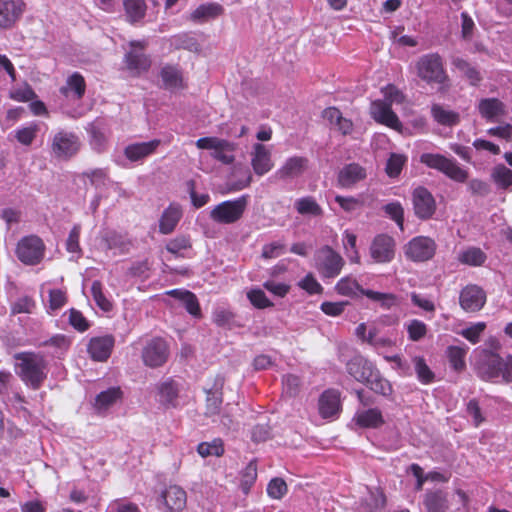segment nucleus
<instances>
[{
  "label": "nucleus",
  "instance_id": "obj_1",
  "mask_svg": "<svg viewBox=\"0 0 512 512\" xmlns=\"http://www.w3.org/2000/svg\"><path fill=\"white\" fill-rule=\"evenodd\" d=\"M16 372L26 385L38 389L47 376V363L43 356L23 352L15 355Z\"/></svg>",
  "mask_w": 512,
  "mask_h": 512
},
{
  "label": "nucleus",
  "instance_id": "obj_2",
  "mask_svg": "<svg viewBox=\"0 0 512 512\" xmlns=\"http://www.w3.org/2000/svg\"><path fill=\"white\" fill-rule=\"evenodd\" d=\"M477 374L486 381L497 382L499 377L505 383L512 382V356L501 358L497 354L484 352L481 360L477 363Z\"/></svg>",
  "mask_w": 512,
  "mask_h": 512
},
{
  "label": "nucleus",
  "instance_id": "obj_3",
  "mask_svg": "<svg viewBox=\"0 0 512 512\" xmlns=\"http://www.w3.org/2000/svg\"><path fill=\"white\" fill-rule=\"evenodd\" d=\"M420 160L429 168L442 172L453 181L463 183L468 179V172L454 158H448L441 154L424 153Z\"/></svg>",
  "mask_w": 512,
  "mask_h": 512
},
{
  "label": "nucleus",
  "instance_id": "obj_4",
  "mask_svg": "<svg viewBox=\"0 0 512 512\" xmlns=\"http://www.w3.org/2000/svg\"><path fill=\"white\" fill-rule=\"evenodd\" d=\"M249 196L242 195L234 200L223 201L210 211V218L220 224H232L243 216Z\"/></svg>",
  "mask_w": 512,
  "mask_h": 512
},
{
  "label": "nucleus",
  "instance_id": "obj_5",
  "mask_svg": "<svg viewBox=\"0 0 512 512\" xmlns=\"http://www.w3.org/2000/svg\"><path fill=\"white\" fill-rule=\"evenodd\" d=\"M198 149L210 150L211 157L224 165H231L235 161L237 144L218 137H202L196 141Z\"/></svg>",
  "mask_w": 512,
  "mask_h": 512
},
{
  "label": "nucleus",
  "instance_id": "obj_6",
  "mask_svg": "<svg viewBox=\"0 0 512 512\" xmlns=\"http://www.w3.org/2000/svg\"><path fill=\"white\" fill-rule=\"evenodd\" d=\"M417 75L428 84H444L447 75L441 57L436 53L426 54L416 63Z\"/></svg>",
  "mask_w": 512,
  "mask_h": 512
},
{
  "label": "nucleus",
  "instance_id": "obj_7",
  "mask_svg": "<svg viewBox=\"0 0 512 512\" xmlns=\"http://www.w3.org/2000/svg\"><path fill=\"white\" fill-rule=\"evenodd\" d=\"M315 268L322 278L337 277L343 266L342 256L329 246L318 249L314 255Z\"/></svg>",
  "mask_w": 512,
  "mask_h": 512
},
{
  "label": "nucleus",
  "instance_id": "obj_8",
  "mask_svg": "<svg viewBox=\"0 0 512 512\" xmlns=\"http://www.w3.org/2000/svg\"><path fill=\"white\" fill-rule=\"evenodd\" d=\"M44 253L45 245L36 235L23 237L17 244V257L26 265L38 264L43 259Z\"/></svg>",
  "mask_w": 512,
  "mask_h": 512
},
{
  "label": "nucleus",
  "instance_id": "obj_9",
  "mask_svg": "<svg viewBox=\"0 0 512 512\" xmlns=\"http://www.w3.org/2000/svg\"><path fill=\"white\" fill-rule=\"evenodd\" d=\"M80 146V139L75 133L61 130L52 138L51 151L56 158L68 159L79 151Z\"/></svg>",
  "mask_w": 512,
  "mask_h": 512
},
{
  "label": "nucleus",
  "instance_id": "obj_10",
  "mask_svg": "<svg viewBox=\"0 0 512 512\" xmlns=\"http://www.w3.org/2000/svg\"><path fill=\"white\" fill-rule=\"evenodd\" d=\"M437 245L435 241L426 236H417L405 246V255L414 262H425L433 258Z\"/></svg>",
  "mask_w": 512,
  "mask_h": 512
},
{
  "label": "nucleus",
  "instance_id": "obj_11",
  "mask_svg": "<svg viewBox=\"0 0 512 512\" xmlns=\"http://www.w3.org/2000/svg\"><path fill=\"white\" fill-rule=\"evenodd\" d=\"M167 343L159 337L148 340L142 350L145 365L155 368L162 366L168 359Z\"/></svg>",
  "mask_w": 512,
  "mask_h": 512
},
{
  "label": "nucleus",
  "instance_id": "obj_12",
  "mask_svg": "<svg viewBox=\"0 0 512 512\" xmlns=\"http://www.w3.org/2000/svg\"><path fill=\"white\" fill-rule=\"evenodd\" d=\"M412 203L415 215L421 220L430 219L436 211V201L425 187L418 186L413 190Z\"/></svg>",
  "mask_w": 512,
  "mask_h": 512
},
{
  "label": "nucleus",
  "instance_id": "obj_13",
  "mask_svg": "<svg viewBox=\"0 0 512 512\" xmlns=\"http://www.w3.org/2000/svg\"><path fill=\"white\" fill-rule=\"evenodd\" d=\"M369 250L375 263H389L395 257V241L387 234H379L374 237Z\"/></svg>",
  "mask_w": 512,
  "mask_h": 512
},
{
  "label": "nucleus",
  "instance_id": "obj_14",
  "mask_svg": "<svg viewBox=\"0 0 512 512\" xmlns=\"http://www.w3.org/2000/svg\"><path fill=\"white\" fill-rule=\"evenodd\" d=\"M130 46L131 50L125 56L126 67L133 74L139 75L147 71L151 65L149 57L143 53L146 42L132 41Z\"/></svg>",
  "mask_w": 512,
  "mask_h": 512
},
{
  "label": "nucleus",
  "instance_id": "obj_15",
  "mask_svg": "<svg viewBox=\"0 0 512 512\" xmlns=\"http://www.w3.org/2000/svg\"><path fill=\"white\" fill-rule=\"evenodd\" d=\"M459 303L464 311L477 312L486 303V293L475 284L467 285L460 292Z\"/></svg>",
  "mask_w": 512,
  "mask_h": 512
},
{
  "label": "nucleus",
  "instance_id": "obj_16",
  "mask_svg": "<svg viewBox=\"0 0 512 512\" xmlns=\"http://www.w3.org/2000/svg\"><path fill=\"white\" fill-rule=\"evenodd\" d=\"M250 155L251 166L256 175L263 176L273 168L271 150L267 146L261 143L254 144Z\"/></svg>",
  "mask_w": 512,
  "mask_h": 512
},
{
  "label": "nucleus",
  "instance_id": "obj_17",
  "mask_svg": "<svg viewBox=\"0 0 512 512\" xmlns=\"http://www.w3.org/2000/svg\"><path fill=\"white\" fill-rule=\"evenodd\" d=\"M24 7L23 0H0V27H12L23 14Z\"/></svg>",
  "mask_w": 512,
  "mask_h": 512
},
{
  "label": "nucleus",
  "instance_id": "obj_18",
  "mask_svg": "<svg viewBox=\"0 0 512 512\" xmlns=\"http://www.w3.org/2000/svg\"><path fill=\"white\" fill-rule=\"evenodd\" d=\"M160 144L161 141L158 139L131 143L125 147L124 155L131 162H142L145 158L153 155Z\"/></svg>",
  "mask_w": 512,
  "mask_h": 512
},
{
  "label": "nucleus",
  "instance_id": "obj_19",
  "mask_svg": "<svg viewBox=\"0 0 512 512\" xmlns=\"http://www.w3.org/2000/svg\"><path fill=\"white\" fill-rule=\"evenodd\" d=\"M160 499L170 512L182 511L187 503V495L183 488L178 485H170L163 490Z\"/></svg>",
  "mask_w": 512,
  "mask_h": 512
},
{
  "label": "nucleus",
  "instance_id": "obj_20",
  "mask_svg": "<svg viewBox=\"0 0 512 512\" xmlns=\"http://www.w3.org/2000/svg\"><path fill=\"white\" fill-rule=\"evenodd\" d=\"M370 113L372 118L378 123L391 128H398L401 124L397 115L392 111L391 105L382 100H375L371 103Z\"/></svg>",
  "mask_w": 512,
  "mask_h": 512
},
{
  "label": "nucleus",
  "instance_id": "obj_21",
  "mask_svg": "<svg viewBox=\"0 0 512 512\" xmlns=\"http://www.w3.org/2000/svg\"><path fill=\"white\" fill-rule=\"evenodd\" d=\"M308 168V159L301 156L288 158L276 171L275 175L281 180L294 179L301 176Z\"/></svg>",
  "mask_w": 512,
  "mask_h": 512
},
{
  "label": "nucleus",
  "instance_id": "obj_22",
  "mask_svg": "<svg viewBox=\"0 0 512 512\" xmlns=\"http://www.w3.org/2000/svg\"><path fill=\"white\" fill-rule=\"evenodd\" d=\"M374 365L361 355L354 356L347 363L348 373L358 382L366 383L374 375Z\"/></svg>",
  "mask_w": 512,
  "mask_h": 512
},
{
  "label": "nucleus",
  "instance_id": "obj_23",
  "mask_svg": "<svg viewBox=\"0 0 512 512\" xmlns=\"http://www.w3.org/2000/svg\"><path fill=\"white\" fill-rule=\"evenodd\" d=\"M366 177L367 172L364 167L357 163H350L339 171L337 180L342 188H352Z\"/></svg>",
  "mask_w": 512,
  "mask_h": 512
},
{
  "label": "nucleus",
  "instance_id": "obj_24",
  "mask_svg": "<svg viewBox=\"0 0 512 512\" xmlns=\"http://www.w3.org/2000/svg\"><path fill=\"white\" fill-rule=\"evenodd\" d=\"M114 346V337L105 335L101 337H94L89 341L88 353L95 361H105L111 354Z\"/></svg>",
  "mask_w": 512,
  "mask_h": 512
},
{
  "label": "nucleus",
  "instance_id": "obj_25",
  "mask_svg": "<svg viewBox=\"0 0 512 512\" xmlns=\"http://www.w3.org/2000/svg\"><path fill=\"white\" fill-rule=\"evenodd\" d=\"M101 245L104 249L113 251L114 254H124L129 250L130 241L122 233L105 230L101 233Z\"/></svg>",
  "mask_w": 512,
  "mask_h": 512
},
{
  "label": "nucleus",
  "instance_id": "obj_26",
  "mask_svg": "<svg viewBox=\"0 0 512 512\" xmlns=\"http://www.w3.org/2000/svg\"><path fill=\"white\" fill-rule=\"evenodd\" d=\"M123 392L120 387H111L100 392L94 400L93 407L98 414H106L108 410L121 401Z\"/></svg>",
  "mask_w": 512,
  "mask_h": 512
},
{
  "label": "nucleus",
  "instance_id": "obj_27",
  "mask_svg": "<svg viewBox=\"0 0 512 512\" xmlns=\"http://www.w3.org/2000/svg\"><path fill=\"white\" fill-rule=\"evenodd\" d=\"M85 90L84 77L80 73L74 72L67 77L65 85L60 88V93L68 99L80 100L84 96Z\"/></svg>",
  "mask_w": 512,
  "mask_h": 512
},
{
  "label": "nucleus",
  "instance_id": "obj_28",
  "mask_svg": "<svg viewBox=\"0 0 512 512\" xmlns=\"http://www.w3.org/2000/svg\"><path fill=\"white\" fill-rule=\"evenodd\" d=\"M340 411V395L335 390L323 392L319 399V413L323 418H331Z\"/></svg>",
  "mask_w": 512,
  "mask_h": 512
},
{
  "label": "nucleus",
  "instance_id": "obj_29",
  "mask_svg": "<svg viewBox=\"0 0 512 512\" xmlns=\"http://www.w3.org/2000/svg\"><path fill=\"white\" fill-rule=\"evenodd\" d=\"M162 87L175 91L184 88V79L181 70L174 65H165L160 70Z\"/></svg>",
  "mask_w": 512,
  "mask_h": 512
},
{
  "label": "nucleus",
  "instance_id": "obj_30",
  "mask_svg": "<svg viewBox=\"0 0 512 512\" xmlns=\"http://www.w3.org/2000/svg\"><path fill=\"white\" fill-rule=\"evenodd\" d=\"M167 294L182 302L187 312L193 317L200 318L202 316L198 299L194 293L188 290L173 289Z\"/></svg>",
  "mask_w": 512,
  "mask_h": 512
},
{
  "label": "nucleus",
  "instance_id": "obj_31",
  "mask_svg": "<svg viewBox=\"0 0 512 512\" xmlns=\"http://www.w3.org/2000/svg\"><path fill=\"white\" fill-rule=\"evenodd\" d=\"M181 216L182 211L180 206L177 204H170L161 215L159 221V231L162 234L171 233L180 221Z\"/></svg>",
  "mask_w": 512,
  "mask_h": 512
},
{
  "label": "nucleus",
  "instance_id": "obj_32",
  "mask_svg": "<svg viewBox=\"0 0 512 512\" xmlns=\"http://www.w3.org/2000/svg\"><path fill=\"white\" fill-rule=\"evenodd\" d=\"M354 421L363 428H377L384 422L382 413L377 408L357 411L354 416Z\"/></svg>",
  "mask_w": 512,
  "mask_h": 512
},
{
  "label": "nucleus",
  "instance_id": "obj_33",
  "mask_svg": "<svg viewBox=\"0 0 512 512\" xmlns=\"http://www.w3.org/2000/svg\"><path fill=\"white\" fill-rule=\"evenodd\" d=\"M478 109L482 117L489 121H496L505 114L504 104L495 98L482 99Z\"/></svg>",
  "mask_w": 512,
  "mask_h": 512
},
{
  "label": "nucleus",
  "instance_id": "obj_34",
  "mask_svg": "<svg viewBox=\"0 0 512 512\" xmlns=\"http://www.w3.org/2000/svg\"><path fill=\"white\" fill-rule=\"evenodd\" d=\"M323 118L331 125L337 128L343 135L352 131L353 124L351 120L344 118L341 112L335 107H329L323 111Z\"/></svg>",
  "mask_w": 512,
  "mask_h": 512
},
{
  "label": "nucleus",
  "instance_id": "obj_35",
  "mask_svg": "<svg viewBox=\"0 0 512 512\" xmlns=\"http://www.w3.org/2000/svg\"><path fill=\"white\" fill-rule=\"evenodd\" d=\"M223 13V8L217 3L202 4L197 7L190 16V19L195 22H205L214 19Z\"/></svg>",
  "mask_w": 512,
  "mask_h": 512
},
{
  "label": "nucleus",
  "instance_id": "obj_36",
  "mask_svg": "<svg viewBox=\"0 0 512 512\" xmlns=\"http://www.w3.org/2000/svg\"><path fill=\"white\" fill-rule=\"evenodd\" d=\"M433 119L440 125L454 126L459 122V114L446 109L440 104H433L431 107Z\"/></svg>",
  "mask_w": 512,
  "mask_h": 512
},
{
  "label": "nucleus",
  "instance_id": "obj_37",
  "mask_svg": "<svg viewBox=\"0 0 512 512\" xmlns=\"http://www.w3.org/2000/svg\"><path fill=\"white\" fill-rule=\"evenodd\" d=\"M296 211L304 216H321L323 210L312 196H305L294 202Z\"/></svg>",
  "mask_w": 512,
  "mask_h": 512
},
{
  "label": "nucleus",
  "instance_id": "obj_38",
  "mask_svg": "<svg viewBox=\"0 0 512 512\" xmlns=\"http://www.w3.org/2000/svg\"><path fill=\"white\" fill-rule=\"evenodd\" d=\"M425 506L428 512H446L448 509L446 493L441 490L427 493L425 497Z\"/></svg>",
  "mask_w": 512,
  "mask_h": 512
},
{
  "label": "nucleus",
  "instance_id": "obj_39",
  "mask_svg": "<svg viewBox=\"0 0 512 512\" xmlns=\"http://www.w3.org/2000/svg\"><path fill=\"white\" fill-rule=\"evenodd\" d=\"M83 176L89 179L90 184L100 193H103L104 189L109 188L112 182L107 171L101 168L86 171L83 173Z\"/></svg>",
  "mask_w": 512,
  "mask_h": 512
},
{
  "label": "nucleus",
  "instance_id": "obj_40",
  "mask_svg": "<svg viewBox=\"0 0 512 512\" xmlns=\"http://www.w3.org/2000/svg\"><path fill=\"white\" fill-rule=\"evenodd\" d=\"M335 290L339 295L354 298L358 293L362 294L364 289L356 279L351 276H345L336 283Z\"/></svg>",
  "mask_w": 512,
  "mask_h": 512
},
{
  "label": "nucleus",
  "instance_id": "obj_41",
  "mask_svg": "<svg viewBox=\"0 0 512 512\" xmlns=\"http://www.w3.org/2000/svg\"><path fill=\"white\" fill-rule=\"evenodd\" d=\"M125 14L131 23L143 19L146 13V4L144 0H124Z\"/></svg>",
  "mask_w": 512,
  "mask_h": 512
},
{
  "label": "nucleus",
  "instance_id": "obj_42",
  "mask_svg": "<svg viewBox=\"0 0 512 512\" xmlns=\"http://www.w3.org/2000/svg\"><path fill=\"white\" fill-rule=\"evenodd\" d=\"M71 345L70 339L64 334H56L41 343V346L50 347L56 357L64 355Z\"/></svg>",
  "mask_w": 512,
  "mask_h": 512
},
{
  "label": "nucleus",
  "instance_id": "obj_43",
  "mask_svg": "<svg viewBox=\"0 0 512 512\" xmlns=\"http://www.w3.org/2000/svg\"><path fill=\"white\" fill-rule=\"evenodd\" d=\"M491 179L500 189H507L512 186V170L498 164L491 171Z\"/></svg>",
  "mask_w": 512,
  "mask_h": 512
},
{
  "label": "nucleus",
  "instance_id": "obj_44",
  "mask_svg": "<svg viewBox=\"0 0 512 512\" xmlns=\"http://www.w3.org/2000/svg\"><path fill=\"white\" fill-rule=\"evenodd\" d=\"M257 479V464L256 461H250L247 466L242 470L240 476V488L244 494H248L251 487Z\"/></svg>",
  "mask_w": 512,
  "mask_h": 512
},
{
  "label": "nucleus",
  "instance_id": "obj_45",
  "mask_svg": "<svg viewBox=\"0 0 512 512\" xmlns=\"http://www.w3.org/2000/svg\"><path fill=\"white\" fill-rule=\"evenodd\" d=\"M485 259L486 256L483 251L476 247H470L463 250L458 255V260L461 263L471 266H480L484 263Z\"/></svg>",
  "mask_w": 512,
  "mask_h": 512
},
{
  "label": "nucleus",
  "instance_id": "obj_46",
  "mask_svg": "<svg viewBox=\"0 0 512 512\" xmlns=\"http://www.w3.org/2000/svg\"><path fill=\"white\" fill-rule=\"evenodd\" d=\"M365 384L371 390L383 396H389L392 393V386L390 382L382 378L377 369L374 370V375L369 377V380H367Z\"/></svg>",
  "mask_w": 512,
  "mask_h": 512
},
{
  "label": "nucleus",
  "instance_id": "obj_47",
  "mask_svg": "<svg viewBox=\"0 0 512 512\" xmlns=\"http://www.w3.org/2000/svg\"><path fill=\"white\" fill-rule=\"evenodd\" d=\"M90 145L95 151L101 152L105 149L106 136L103 129L96 123H91L87 128Z\"/></svg>",
  "mask_w": 512,
  "mask_h": 512
},
{
  "label": "nucleus",
  "instance_id": "obj_48",
  "mask_svg": "<svg viewBox=\"0 0 512 512\" xmlns=\"http://www.w3.org/2000/svg\"><path fill=\"white\" fill-rule=\"evenodd\" d=\"M197 452L202 457L216 456L219 457L224 453L223 441L219 438L213 439L211 442H202L197 447Z\"/></svg>",
  "mask_w": 512,
  "mask_h": 512
},
{
  "label": "nucleus",
  "instance_id": "obj_49",
  "mask_svg": "<svg viewBox=\"0 0 512 512\" xmlns=\"http://www.w3.org/2000/svg\"><path fill=\"white\" fill-rule=\"evenodd\" d=\"M160 401L163 404H174L178 396V388L174 381L167 380L158 385Z\"/></svg>",
  "mask_w": 512,
  "mask_h": 512
},
{
  "label": "nucleus",
  "instance_id": "obj_50",
  "mask_svg": "<svg viewBox=\"0 0 512 512\" xmlns=\"http://www.w3.org/2000/svg\"><path fill=\"white\" fill-rule=\"evenodd\" d=\"M383 210H384L385 214L390 219L395 221L397 226L401 230H403V226H404V209H403L401 203L398 202V201L390 202V203L386 204L383 207Z\"/></svg>",
  "mask_w": 512,
  "mask_h": 512
},
{
  "label": "nucleus",
  "instance_id": "obj_51",
  "mask_svg": "<svg viewBox=\"0 0 512 512\" xmlns=\"http://www.w3.org/2000/svg\"><path fill=\"white\" fill-rule=\"evenodd\" d=\"M413 364L418 377V380L423 384L431 383L434 379V373L427 366L422 357L416 356L413 358Z\"/></svg>",
  "mask_w": 512,
  "mask_h": 512
},
{
  "label": "nucleus",
  "instance_id": "obj_52",
  "mask_svg": "<svg viewBox=\"0 0 512 512\" xmlns=\"http://www.w3.org/2000/svg\"><path fill=\"white\" fill-rule=\"evenodd\" d=\"M467 353V348H462L458 346H450L447 350L448 358L451 363V366L456 371H461L465 367V355Z\"/></svg>",
  "mask_w": 512,
  "mask_h": 512
},
{
  "label": "nucleus",
  "instance_id": "obj_53",
  "mask_svg": "<svg viewBox=\"0 0 512 512\" xmlns=\"http://www.w3.org/2000/svg\"><path fill=\"white\" fill-rule=\"evenodd\" d=\"M405 327L408 332V336L412 341H419L424 338L427 334V325L417 319H412L405 323Z\"/></svg>",
  "mask_w": 512,
  "mask_h": 512
},
{
  "label": "nucleus",
  "instance_id": "obj_54",
  "mask_svg": "<svg viewBox=\"0 0 512 512\" xmlns=\"http://www.w3.org/2000/svg\"><path fill=\"white\" fill-rule=\"evenodd\" d=\"M453 64L458 69V71H460L470 81L472 85H475L480 81L479 72L464 59L456 58L453 61Z\"/></svg>",
  "mask_w": 512,
  "mask_h": 512
},
{
  "label": "nucleus",
  "instance_id": "obj_55",
  "mask_svg": "<svg viewBox=\"0 0 512 512\" xmlns=\"http://www.w3.org/2000/svg\"><path fill=\"white\" fill-rule=\"evenodd\" d=\"M212 317L214 323L220 327H231L234 320L233 312L224 306L216 307L213 311Z\"/></svg>",
  "mask_w": 512,
  "mask_h": 512
},
{
  "label": "nucleus",
  "instance_id": "obj_56",
  "mask_svg": "<svg viewBox=\"0 0 512 512\" xmlns=\"http://www.w3.org/2000/svg\"><path fill=\"white\" fill-rule=\"evenodd\" d=\"M191 247V243L188 237L186 236H178L172 240H170L167 245L166 249L171 254L175 255L176 257H182L183 251L187 250Z\"/></svg>",
  "mask_w": 512,
  "mask_h": 512
},
{
  "label": "nucleus",
  "instance_id": "obj_57",
  "mask_svg": "<svg viewBox=\"0 0 512 512\" xmlns=\"http://www.w3.org/2000/svg\"><path fill=\"white\" fill-rule=\"evenodd\" d=\"M91 293L97 306L103 311H110L112 303L105 297L102 292V284L99 281H94L91 286Z\"/></svg>",
  "mask_w": 512,
  "mask_h": 512
},
{
  "label": "nucleus",
  "instance_id": "obj_58",
  "mask_svg": "<svg viewBox=\"0 0 512 512\" xmlns=\"http://www.w3.org/2000/svg\"><path fill=\"white\" fill-rule=\"evenodd\" d=\"M485 328L486 324L484 322H477L461 330L459 334L467 339L470 343L476 344L479 342L480 336L484 332Z\"/></svg>",
  "mask_w": 512,
  "mask_h": 512
},
{
  "label": "nucleus",
  "instance_id": "obj_59",
  "mask_svg": "<svg viewBox=\"0 0 512 512\" xmlns=\"http://www.w3.org/2000/svg\"><path fill=\"white\" fill-rule=\"evenodd\" d=\"M267 493L273 499H281L287 493L286 482L281 478H273L268 483Z\"/></svg>",
  "mask_w": 512,
  "mask_h": 512
},
{
  "label": "nucleus",
  "instance_id": "obj_60",
  "mask_svg": "<svg viewBox=\"0 0 512 512\" xmlns=\"http://www.w3.org/2000/svg\"><path fill=\"white\" fill-rule=\"evenodd\" d=\"M80 233H81V226L79 224L74 225L68 235L67 240H66V250L69 253H73V254L81 253V248H80V244H79Z\"/></svg>",
  "mask_w": 512,
  "mask_h": 512
},
{
  "label": "nucleus",
  "instance_id": "obj_61",
  "mask_svg": "<svg viewBox=\"0 0 512 512\" xmlns=\"http://www.w3.org/2000/svg\"><path fill=\"white\" fill-rule=\"evenodd\" d=\"M283 393L292 397L295 396L300 389L301 380L298 376L293 374H288L283 377L282 380Z\"/></svg>",
  "mask_w": 512,
  "mask_h": 512
},
{
  "label": "nucleus",
  "instance_id": "obj_62",
  "mask_svg": "<svg viewBox=\"0 0 512 512\" xmlns=\"http://www.w3.org/2000/svg\"><path fill=\"white\" fill-rule=\"evenodd\" d=\"M406 161V158L400 154H391L387 161L386 172L390 177H397Z\"/></svg>",
  "mask_w": 512,
  "mask_h": 512
},
{
  "label": "nucleus",
  "instance_id": "obj_63",
  "mask_svg": "<svg viewBox=\"0 0 512 512\" xmlns=\"http://www.w3.org/2000/svg\"><path fill=\"white\" fill-rule=\"evenodd\" d=\"M285 251V244L280 241L265 244L262 248V257L264 259H273L282 255Z\"/></svg>",
  "mask_w": 512,
  "mask_h": 512
},
{
  "label": "nucleus",
  "instance_id": "obj_64",
  "mask_svg": "<svg viewBox=\"0 0 512 512\" xmlns=\"http://www.w3.org/2000/svg\"><path fill=\"white\" fill-rule=\"evenodd\" d=\"M383 99L382 101L388 102L389 105L400 104L404 100L402 92L393 85H387L382 89Z\"/></svg>",
  "mask_w": 512,
  "mask_h": 512
}]
</instances>
